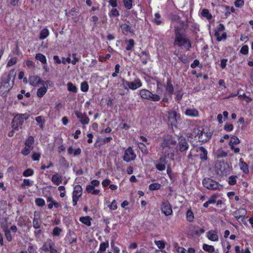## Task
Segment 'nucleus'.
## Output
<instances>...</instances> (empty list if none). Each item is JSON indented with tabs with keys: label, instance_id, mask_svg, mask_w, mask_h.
Instances as JSON below:
<instances>
[{
	"label": "nucleus",
	"instance_id": "nucleus-31",
	"mask_svg": "<svg viewBox=\"0 0 253 253\" xmlns=\"http://www.w3.org/2000/svg\"><path fill=\"white\" fill-rule=\"evenodd\" d=\"M47 90V89L46 86H43L42 87H40L37 90V96L40 98L42 97L46 93Z\"/></svg>",
	"mask_w": 253,
	"mask_h": 253
},
{
	"label": "nucleus",
	"instance_id": "nucleus-12",
	"mask_svg": "<svg viewBox=\"0 0 253 253\" xmlns=\"http://www.w3.org/2000/svg\"><path fill=\"white\" fill-rule=\"evenodd\" d=\"M126 84H127L129 89L132 90L136 89L142 85V82L138 78L135 79L133 82H128V83H126Z\"/></svg>",
	"mask_w": 253,
	"mask_h": 253
},
{
	"label": "nucleus",
	"instance_id": "nucleus-13",
	"mask_svg": "<svg viewBox=\"0 0 253 253\" xmlns=\"http://www.w3.org/2000/svg\"><path fill=\"white\" fill-rule=\"evenodd\" d=\"M181 41L179 40V42H176L175 40L174 41V44L178 45V46H183L185 48L189 50L191 46L190 41L187 39L184 38L183 36H181Z\"/></svg>",
	"mask_w": 253,
	"mask_h": 253
},
{
	"label": "nucleus",
	"instance_id": "nucleus-7",
	"mask_svg": "<svg viewBox=\"0 0 253 253\" xmlns=\"http://www.w3.org/2000/svg\"><path fill=\"white\" fill-rule=\"evenodd\" d=\"M136 158V155L134 153L132 148L129 147L124 153L123 160L126 162H129L131 161L134 160Z\"/></svg>",
	"mask_w": 253,
	"mask_h": 253
},
{
	"label": "nucleus",
	"instance_id": "nucleus-26",
	"mask_svg": "<svg viewBox=\"0 0 253 253\" xmlns=\"http://www.w3.org/2000/svg\"><path fill=\"white\" fill-rule=\"evenodd\" d=\"M53 244V242L51 240H47L42 245L41 250L45 252L49 251V248L51 247V245Z\"/></svg>",
	"mask_w": 253,
	"mask_h": 253
},
{
	"label": "nucleus",
	"instance_id": "nucleus-9",
	"mask_svg": "<svg viewBox=\"0 0 253 253\" xmlns=\"http://www.w3.org/2000/svg\"><path fill=\"white\" fill-rule=\"evenodd\" d=\"M161 209L162 212L167 216L171 215L172 213L171 207L168 201H164L162 202Z\"/></svg>",
	"mask_w": 253,
	"mask_h": 253
},
{
	"label": "nucleus",
	"instance_id": "nucleus-1",
	"mask_svg": "<svg viewBox=\"0 0 253 253\" xmlns=\"http://www.w3.org/2000/svg\"><path fill=\"white\" fill-rule=\"evenodd\" d=\"M28 115L26 114H18L16 115L12 121L11 126L12 128L15 130H18L21 128L25 120L28 118Z\"/></svg>",
	"mask_w": 253,
	"mask_h": 253
},
{
	"label": "nucleus",
	"instance_id": "nucleus-62",
	"mask_svg": "<svg viewBox=\"0 0 253 253\" xmlns=\"http://www.w3.org/2000/svg\"><path fill=\"white\" fill-rule=\"evenodd\" d=\"M109 208L112 210H115L117 209V202L115 200H113L111 204L109 206Z\"/></svg>",
	"mask_w": 253,
	"mask_h": 253
},
{
	"label": "nucleus",
	"instance_id": "nucleus-24",
	"mask_svg": "<svg viewBox=\"0 0 253 253\" xmlns=\"http://www.w3.org/2000/svg\"><path fill=\"white\" fill-rule=\"evenodd\" d=\"M86 191L88 193H91L94 195H97L100 193V190L95 189L93 185H88L86 187Z\"/></svg>",
	"mask_w": 253,
	"mask_h": 253
},
{
	"label": "nucleus",
	"instance_id": "nucleus-2",
	"mask_svg": "<svg viewBox=\"0 0 253 253\" xmlns=\"http://www.w3.org/2000/svg\"><path fill=\"white\" fill-rule=\"evenodd\" d=\"M204 187L211 190H220L222 186L218 182L210 178H205L202 181Z\"/></svg>",
	"mask_w": 253,
	"mask_h": 253
},
{
	"label": "nucleus",
	"instance_id": "nucleus-56",
	"mask_svg": "<svg viewBox=\"0 0 253 253\" xmlns=\"http://www.w3.org/2000/svg\"><path fill=\"white\" fill-rule=\"evenodd\" d=\"M81 90L84 92H86L88 90V84L87 82H84L81 84Z\"/></svg>",
	"mask_w": 253,
	"mask_h": 253
},
{
	"label": "nucleus",
	"instance_id": "nucleus-49",
	"mask_svg": "<svg viewBox=\"0 0 253 253\" xmlns=\"http://www.w3.org/2000/svg\"><path fill=\"white\" fill-rule=\"evenodd\" d=\"M160 187L161 184L157 183L151 184L149 186V189L152 191L158 190Z\"/></svg>",
	"mask_w": 253,
	"mask_h": 253
},
{
	"label": "nucleus",
	"instance_id": "nucleus-6",
	"mask_svg": "<svg viewBox=\"0 0 253 253\" xmlns=\"http://www.w3.org/2000/svg\"><path fill=\"white\" fill-rule=\"evenodd\" d=\"M83 192L82 187L79 185H76L74 187L73 193V205L75 206L79 198L82 196Z\"/></svg>",
	"mask_w": 253,
	"mask_h": 253
},
{
	"label": "nucleus",
	"instance_id": "nucleus-63",
	"mask_svg": "<svg viewBox=\"0 0 253 253\" xmlns=\"http://www.w3.org/2000/svg\"><path fill=\"white\" fill-rule=\"evenodd\" d=\"M36 121L41 125H40L41 127H42L43 124L44 123L42 117V116H39L36 118Z\"/></svg>",
	"mask_w": 253,
	"mask_h": 253
},
{
	"label": "nucleus",
	"instance_id": "nucleus-58",
	"mask_svg": "<svg viewBox=\"0 0 253 253\" xmlns=\"http://www.w3.org/2000/svg\"><path fill=\"white\" fill-rule=\"evenodd\" d=\"M233 126L232 124L226 123L224 126V129L227 131H231L233 130Z\"/></svg>",
	"mask_w": 253,
	"mask_h": 253
},
{
	"label": "nucleus",
	"instance_id": "nucleus-8",
	"mask_svg": "<svg viewBox=\"0 0 253 253\" xmlns=\"http://www.w3.org/2000/svg\"><path fill=\"white\" fill-rule=\"evenodd\" d=\"M247 211L243 208H241L234 212L233 215L239 222L242 221L245 224L244 220Z\"/></svg>",
	"mask_w": 253,
	"mask_h": 253
},
{
	"label": "nucleus",
	"instance_id": "nucleus-46",
	"mask_svg": "<svg viewBox=\"0 0 253 253\" xmlns=\"http://www.w3.org/2000/svg\"><path fill=\"white\" fill-rule=\"evenodd\" d=\"M237 176L232 175L229 177L228 184L230 185H234L237 182Z\"/></svg>",
	"mask_w": 253,
	"mask_h": 253
},
{
	"label": "nucleus",
	"instance_id": "nucleus-30",
	"mask_svg": "<svg viewBox=\"0 0 253 253\" xmlns=\"http://www.w3.org/2000/svg\"><path fill=\"white\" fill-rule=\"evenodd\" d=\"M109 247V242L108 241L101 243L99 246V249L98 252L106 253V249Z\"/></svg>",
	"mask_w": 253,
	"mask_h": 253
},
{
	"label": "nucleus",
	"instance_id": "nucleus-36",
	"mask_svg": "<svg viewBox=\"0 0 253 253\" xmlns=\"http://www.w3.org/2000/svg\"><path fill=\"white\" fill-rule=\"evenodd\" d=\"M201 15L203 17H206L208 20H210L212 18L211 14L210 13L209 10L207 9H203L201 12Z\"/></svg>",
	"mask_w": 253,
	"mask_h": 253
},
{
	"label": "nucleus",
	"instance_id": "nucleus-29",
	"mask_svg": "<svg viewBox=\"0 0 253 253\" xmlns=\"http://www.w3.org/2000/svg\"><path fill=\"white\" fill-rule=\"evenodd\" d=\"M162 148V153L163 154L162 156H165L166 157L167 156H169V154L170 153L171 154V156H173V153L171 152L170 149L172 148H169L167 147V146H161Z\"/></svg>",
	"mask_w": 253,
	"mask_h": 253
},
{
	"label": "nucleus",
	"instance_id": "nucleus-52",
	"mask_svg": "<svg viewBox=\"0 0 253 253\" xmlns=\"http://www.w3.org/2000/svg\"><path fill=\"white\" fill-rule=\"evenodd\" d=\"M33 174H34V170L31 169H27L23 173V175L25 177L31 176L32 175H33Z\"/></svg>",
	"mask_w": 253,
	"mask_h": 253
},
{
	"label": "nucleus",
	"instance_id": "nucleus-32",
	"mask_svg": "<svg viewBox=\"0 0 253 253\" xmlns=\"http://www.w3.org/2000/svg\"><path fill=\"white\" fill-rule=\"evenodd\" d=\"M35 58L39 60L42 64H46V59L45 56L41 53H38L36 55Z\"/></svg>",
	"mask_w": 253,
	"mask_h": 253
},
{
	"label": "nucleus",
	"instance_id": "nucleus-23",
	"mask_svg": "<svg viewBox=\"0 0 253 253\" xmlns=\"http://www.w3.org/2000/svg\"><path fill=\"white\" fill-rule=\"evenodd\" d=\"M179 150L180 152H183L186 151L188 149L189 145L185 140H181L179 142Z\"/></svg>",
	"mask_w": 253,
	"mask_h": 253
},
{
	"label": "nucleus",
	"instance_id": "nucleus-25",
	"mask_svg": "<svg viewBox=\"0 0 253 253\" xmlns=\"http://www.w3.org/2000/svg\"><path fill=\"white\" fill-rule=\"evenodd\" d=\"M52 182L56 185H59L62 182V176L57 174L52 176L51 178Z\"/></svg>",
	"mask_w": 253,
	"mask_h": 253
},
{
	"label": "nucleus",
	"instance_id": "nucleus-48",
	"mask_svg": "<svg viewBox=\"0 0 253 253\" xmlns=\"http://www.w3.org/2000/svg\"><path fill=\"white\" fill-rule=\"evenodd\" d=\"M33 227L35 229L40 228L41 227V222L40 219L34 218L33 221Z\"/></svg>",
	"mask_w": 253,
	"mask_h": 253
},
{
	"label": "nucleus",
	"instance_id": "nucleus-54",
	"mask_svg": "<svg viewBox=\"0 0 253 253\" xmlns=\"http://www.w3.org/2000/svg\"><path fill=\"white\" fill-rule=\"evenodd\" d=\"M62 231V229L58 227H55L53 230V235L54 236H59L60 233Z\"/></svg>",
	"mask_w": 253,
	"mask_h": 253
},
{
	"label": "nucleus",
	"instance_id": "nucleus-64",
	"mask_svg": "<svg viewBox=\"0 0 253 253\" xmlns=\"http://www.w3.org/2000/svg\"><path fill=\"white\" fill-rule=\"evenodd\" d=\"M41 157V155L39 153H37L36 152L33 153L32 155V158L34 161H38Z\"/></svg>",
	"mask_w": 253,
	"mask_h": 253
},
{
	"label": "nucleus",
	"instance_id": "nucleus-4",
	"mask_svg": "<svg viewBox=\"0 0 253 253\" xmlns=\"http://www.w3.org/2000/svg\"><path fill=\"white\" fill-rule=\"evenodd\" d=\"M34 138L32 136H30L26 139L25 142V146L21 151V153L24 156H27L30 153L34 148Z\"/></svg>",
	"mask_w": 253,
	"mask_h": 253
},
{
	"label": "nucleus",
	"instance_id": "nucleus-5",
	"mask_svg": "<svg viewBox=\"0 0 253 253\" xmlns=\"http://www.w3.org/2000/svg\"><path fill=\"white\" fill-rule=\"evenodd\" d=\"M154 164L158 170L163 171L168 165V161L165 156H161L158 160L154 161Z\"/></svg>",
	"mask_w": 253,
	"mask_h": 253
},
{
	"label": "nucleus",
	"instance_id": "nucleus-27",
	"mask_svg": "<svg viewBox=\"0 0 253 253\" xmlns=\"http://www.w3.org/2000/svg\"><path fill=\"white\" fill-rule=\"evenodd\" d=\"M11 88V87H10V84H5L1 82L0 85V93L2 94L7 93Z\"/></svg>",
	"mask_w": 253,
	"mask_h": 253
},
{
	"label": "nucleus",
	"instance_id": "nucleus-15",
	"mask_svg": "<svg viewBox=\"0 0 253 253\" xmlns=\"http://www.w3.org/2000/svg\"><path fill=\"white\" fill-rule=\"evenodd\" d=\"M208 238L211 241H217L218 236L216 230H211L207 232Z\"/></svg>",
	"mask_w": 253,
	"mask_h": 253
},
{
	"label": "nucleus",
	"instance_id": "nucleus-17",
	"mask_svg": "<svg viewBox=\"0 0 253 253\" xmlns=\"http://www.w3.org/2000/svg\"><path fill=\"white\" fill-rule=\"evenodd\" d=\"M42 82L41 78L37 75L31 76L29 78V83L33 86H37L39 84H42Z\"/></svg>",
	"mask_w": 253,
	"mask_h": 253
},
{
	"label": "nucleus",
	"instance_id": "nucleus-61",
	"mask_svg": "<svg viewBox=\"0 0 253 253\" xmlns=\"http://www.w3.org/2000/svg\"><path fill=\"white\" fill-rule=\"evenodd\" d=\"M155 244L159 249H164L165 247V244L164 242L161 241H155Z\"/></svg>",
	"mask_w": 253,
	"mask_h": 253
},
{
	"label": "nucleus",
	"instance_id": "nucleus-53",
	"mask_svg": "<svg viewBox=\"0 0 253 253\" xmlns=\"http://www.w3.org/2000/svg\"><path fill=\"white\" fill-rule=\"evenodd\" d=\"M35 203L39 207H42L45 205L44 200L42 198H37L35 200Z\"/></svg>",
	"mask_w": 253,
	"mask_h": 253
},
{
	"label": "nucleus",
	"instance_id": "nucleus-60",
	"mask_svg": "<svg viewBox=\"0 0 253 253\" xmlns=\"http://www.w3.org/2000/svg\"><path fill=\"white\" fill-rule=\"evenodd\" d=\"M110 16H113V17H117L119 16V11L116 9V8H113L110 12Z\"/></svg>",
	"mask_w": 253,
	"mask_h": 253
},
{
	"label": "nucleus",
	"instance_id": "nucleus-40",
	"mask_svg": "<svg viewBox=\"0 0 253 253\" xmlns=\"http://www.w3.org/2000/svg\"><path fill=\"white\" fill-rule=\"evenodd\" d=\"M48 30L47 29H43L40 33V39L41 40L44 39L48 36Z\"/></svg>",
	"mask_w": 253,
	"mask_h": 253
},
{
	"label": "nucleus",
	"instance_id": "nucleus-50",
	"mask_svg": "<svg viewBox=\"0 0 253 253\" xmlns=\"http://www.w3.org/2000/svg\"><path fill=\"white\" fill-rule=\"evenodd\" d=\"M160 18L161 15L160 14V13H156L155 14L154 21L158 25H159L162 23V21L160 20Z\"/></svg>",
	"mask_w": 253,
	"mask_h": 253
},
{
	"label": "nucleus",
	"instance_id": "nucleus-22",
	"mask_svg": "<svg viewBox=\"0 0 253 253\" xmlns=\"http://www.w3.org/2000/svg\"><path fill=\"white\" fill-rule=\"evenodd\" d=\"M166 89L169 95H171L173 93L174 87L169 79L167 81Z\"/></svg>",
	"mask_w": 253,
	"mask_h": 253
},
{
	"label": "nucleus",
	"instance_id": "nucleus-37",
	"mask_svg": "<svg viewBox=\"0 0 253 253\" xmlns=\"http://www.w3.org/2000/svg\"><path fill=\"white\" fill-rule=\"evenodd\" d=\"M240 143V141L237 137H236L235 136H232L231 137V139H230L229 145V146H233L234 145L239 144Z\"/></svg>",
	"mask_w": 253,
	"mask_h": 253
},
{
	"label": "nucleus",
	"instance_id": "nucleus-18",
	"mask_svg": "<svg viewBox=\"0 0 253 253\" xmlns=\"http://www.w3.org/2000/svg\"><path fill=\"white\" fill-rule=\"evenodd\" d=\"M184 114L191 117H198L199 115V111L195 108H187L184 112Z\"/></svg>",
	"mask_w": 253,
	"mask_h": 253
},
{
	"label": "nucleus",
	"instance_id": "nucleus-43",
	"mask_svg": "<svg viewBox=\"0 0 253 253\" xmlns=\"http://www.w3.org/2000/svg\"><path fill=\"white\" fill-rule=\"evenodd\" d=\"M133 0H123L124 5L127 9H130L132 7Z\"/></svg>",
	"mask_w": 253,
	"mask_h": 253
},
{
	"label": "nucleus",
	"instance_id": "nucleus-28",
	"mask_svg": "<svg viewBox=\"0 0 253 253\" xmlns=\"http://www.w3.org/2000/svg\"><path fill=\"white\" fill-rule=\"evenodd\" d=\"M139 94L143 99L148 100L151 94V91L147 89H142L140 90Z\"/></svg>",
	"mask_w": 253,
	"mask_h": 253
},
{
	"label": "nucleus",
	"instance_id": "nucleus-59",
	"mask_svg": "<svg viewBox=\"0 0 253 253\" xmlns=\"http://www.w3.org/2000/svg\"><path fill=\"white\" fill-rule=\"evenodd\" d=\"M248 50H249V47L248 45H243L241 50L240 52L242 53L243 54L246 55L248 53Z\"/></svg>",
	"mask_w": 253,
	"mask_h": 253
},
{
	"label": "nucleus",
	"instance_id": "nucleus-41",
	"mask_svg": "<svg viewBox=\"0 0 253 253\" xmlns=\"http://www.w3.org/2000/svg\"><path fill=\"white\" fill-rule=\"evenodd\" d=\"M67 87H68V90L69 91H71L74 93H76L77 92V87L74 85L72 83L69 82L67 84Z\"/></svg>",
	"mask_w": 253,
	"mask_h": 253
},
{
	"label": "nucleus",
	"instance_id": "nucleus-14",
	"mask_svg": "<svg viewBox=\"0 0 253 253\" xmlns=\"http://www.w3.org/2000/svg\"><path fill=\"white\" fill-rule=\"evenodd\" d=\"M77 117L80 119V122L84 125L88 124L89 121V118L87 117L85 114H83L81 112L76 111L75 112Z\"/></svg>",
	"mask_w": 253,
	"mask_h": 253
},
{
	"label": "nucleus",
	"instance_id": "nucleus-42",
	"mask_svg": "<svg viewBox=\"0 0 253 253\" xmlns=\"http://www.w3.org/2000/svg\"><path fill=\"white\" fill-rule=\"evenodd\" d=\"M160 96L156 94H153L151 92V94L150 95V97L148 98V100H150L153 101H158L160 100Z\"/></svg>",
	"mask_w": 253,
	"mask_h": 253
},
{
	"label": "nucleus",
	"instance_id": "nucleus-10",
	"mask_svg": "<svg viewBox=\"0 0 253 253\" xmlns=\"http://www.w3.org/2000/svg\"><path fill=\"white\" fill-rule=\"evenodd\" d=\"M176 143V141L172 138L171 136H167L164 138L161 144V146H167V147L173 148Z\"/></svg>",
	"mask_w": 253,
	"mask_h": 253
},
{
	"label": "nucleus",
	"instance_id": "nucleus-44",
	"mask_svg": "<svg viewBox=\"0 0 253 253\" xmlns=\"http://www.w3.org/2000/svg\"><path fill=\"white\" fill-rule=\"evenodd\" d=\"M175 42H179V40L181 41V36H183L182 34L180 32L179 30L177 28L175 29Z\"/></svg>",
	"mask_w": 253,
	"mask_h": 253
},
{
	"label": "nucleus",
	"instance_id": "nucleus-16",
	"mask_svg": "<svg viewBox=\"0 0 253 253\" xmlns=\"http://www.w3.org/2000/svg\"><path fill=\"white\" fill-rule=\"evenodd\" d=\"M14 72L13 71H10L8 73H5L2 76V83L5 84H9V82L11 79L12 76H15Z\"/></svg>",
	"mask_w": 253,
	"mask_h": 253
},
{
	"label": "nucleus",
	"instance_id": "nucleus-33",
	"mask_svg": "<svg viewBox=\"0 0 253 253\" xmlns=\"http://www.w3.org/2000/svg\"><path fill=\"white\" fill-rule=\"evenodd\" d=\"M203 249L209 253H212L215 251V249L213 246L209 245L208 244H204L203 245Z\"/></svg>",
	"mask_w": 253,
	"mask_h": 253
},
{
	"label": "nucleus",
	"instance_id": "nucleus-34",
	"mask_svg": "<svg viewBox=\"0 0 253 253\" xmlns=\"http://www.w3.org/2000/svg\"><path fill=\"white\" fill-rule=\"evenodd\" d=\"M240 167L241 169L245 172H249V169L247 164L242 160V159L240 160Z\"/></svg>",
	"mask_w": 253,
	"mask_h": 253
},
{
	"label": "nucleus",
	"instance_id": "nucleus-55",
	"mask_svg": "<svg viewBox=\"0 0 253 253\" xmlns=\"http://www.w3.org/2000/svg\"><path fill=\"white\" fill-rule=\"evenodd\" d=\"M227 156V154L224 151L222 150H218L217 153V157L220 158L222 157H225Z\"/></svg>",
	"mask_w": 253,
	"mask_h": 253
},
{
	"label": "nucleus",
	"instance_id": "nucleus-57",
	"mask_svg": "<svg viewBox=\"0 0 253 253\" xmlns=\"http://www.w3.org/2000/svg\"><path fill=\"white\" fill-rule=\"evenodd\" d=\"M17 58L13 57L11 58L8 62L7 64V66L10 67L14 64H15L17 62Z\"/></svg>",
	"mask_w": 253,
	"mask_h": 253
},
{
	"label": "nucleus",
	"instance_id": "nucleus-3",
	"mask_svg": "<svg viewBox=\"0 0 253 253\" xmlns=\"http://www.w3.org/2000/svg\"><path fill=\"white\" fill-rule=\"evenodd\" d=\"M215 170L219 175H227L229 173V165L224 162H219L215 165Z\"/></svg>",
	"mask_w": 253,
	"mask_h": 253
},
{
	"label": "nucleus",
	"instance_id": "nucleus-47",
	"mask_svg": "<svg viewBox=\"0 0 253 253\" xmlns=\"http://www.w3.org/2000/svg\"><path fill=\"white\" fill-rule=\"evenodd\" d=\"M134 45V42L133 40L130 39L127 41V46L126 47V49L127 50H131L133 47Z\"/></svg>",
	"mask_w": 253,
	"mask_h": 253
},
{
	"label": "nucleus",
	"instance_id": "nucleus-21",
	"mask_svg": "<svg viewBox=\"0 0 253 253\" xmlns=\"http://www.w3.org/2000/svg\"><path fill=\"white\" fill-rule=\"evenodd\" d=\"M3 231L4 233L5 236L8 242H10L12 240L10 230L6 226H1Z\"/></svg>",
	"mask_w": 253,
	"mask_h": 253
},
{
	"label": "nucleus",
	"instance_id": "nucleus-38",
	"mask_svg": "<svg viewBox=\"0 0 253 253\" xmlns=\"http://www.w3.org/2000/svg\"><path fill=\"white\" fill-rule=\"evenodd\" d=\"M80 221L83 223L90 226L91 225L90 218L89 216L81 217L80 218Z\"/></svg>",
	"mask_w": 253,
	"mask_h": 253
},
{
	"label": "nucleus",
	"instance_id": "nucleus-35",
	"mask_svg": "<svg viewBox=\"0 0 253 253\" xmlns=\"http://www.w3.org/2000/svg\"><path fill=\"white\" fill-rule=\"evenodd\" d=\"M33 182L28 179H25L21 185V187L23 189H25L26 186L30 187L33 185Z\"/></svg>",
	"mask_w": 253,
	"mask_h": 253
},
{
	"label": "nucleus",
	"instance_id": "nucleus-20",
	"mask_svg": "<svg viewBox=\"0 0 253 253\" xmlns=\"http://www.w3.org/2000/svg\"><path fill=\"white\" fill-rule=\"evenodd\" d=\"M120 27L122 32L126 36L128 35L129 33L133 32V29L126 24H123L120 26Z\"/></svg>",
	"mask_w": 253,
	"mask_h": 253
},
{
	"label": "nucleus",
	"instance_id": "nucleus-19",
	"mask_svg": "<svg viewBox=\"0 0 253 253\" xmlns=\"http://www.w3.org/2000/svg\"><path fill=\"white\" fill-rule=\"evenodd\" d=\"M177 114L175 111L172 110L168 112V119L171 124H175L177 122Z\"/></svg>",
	"mask_w": 253,
	"mask_h": 253
},
{
	"label": "nucleus",
	"instance_id": "nucleus-39",
	"mask_svg": "<svg viewBox=\"0 0 253 253\" xmlns=\"http://www.w3.org/2000/svg\"><path fill=\"white\" fill-rule=\"evenodd\" d=\"M194 218L193 212L191 209L188 210L186 212V219L189 222H192Z\"/></svg>",
	"mask_w": 253,
	"mask_h": 253
},
{
	"label": "nucleus",
	"instance_id": "nucleus-11",
	"mask_svg": "<svg viewBox=\"0 0 253 253\" xmlns=\"http://www.w3.org/2000/svg\"><path fill=\"white\" fill-rule=\"evenodd\" d=\"M195 150L198 153V155H199L200 158L202 161H203L207 160L208 151L204 147H196ZM197 155L198 156V155Z\"/></svg>",
	"mask_w": 253,
	"mask_h": 253
},
{
	"label": "nucleus",
	"instance_id": "nucleus-45",
	"mask_svg": "<svg viewBox=\"0 0 253 253\" xmlns=\"http://www.w3.org/2000/svg\"><path fill=\"white\" fill-rule=\"evenodd\" d=\"M215 36L216 37V40L217 41H220L222 39H226L227 38L226 33H224L222 34V36H220L219 33L218 31H215Z\"/></svg>",
	"mask_w": 253,
	"mask_h": 253
},
{
	"label": "nucleus",
	"instance_id": "nucleus-51",
	"mask_svg": "<svg viewBox=\"0 0 253 253\" xmlns=\"http://www.w3.org/2000/svg\"><path fill=\"white\" fill-rule=\"evenodd\" d=\"M138 147L141 150L143 153L147 154L148 153L147 147L143 143H138Z\"/></svg>",
	"mask_w": 253,
	"mask_h": 253
}]
</instances>
